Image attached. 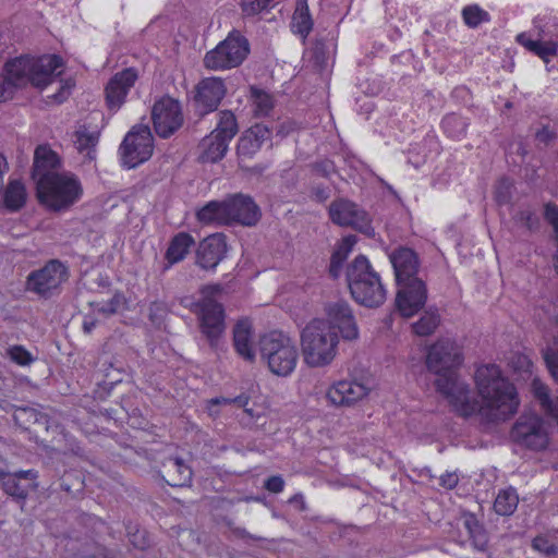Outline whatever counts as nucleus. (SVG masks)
Returning <instances> with one entry per match:
<instances>
[{"mask_svg": "<svg viewBox=\"0 0 558 558\" xmlns=\"http://www.w3.org/2000/svg\"><path fill=\"white\" fill-rule=\"evenodd\" d=\"M475 386L482 403L474 397L469 384H456L457 396L451 395V407L460 416L477 415L482 423H500L512 417L519 409L520 399L512 383L504 376L496 364L476 368Z\"/></svg>", "mask_w": 558, "mask_h": 558, "instance_id": "obj_1", "label": "nucleus"}, {"mask_svg": "<svg viewBox=\"0 0 558 558\" xmlns=\"http://www.w3.org/2000/svg\"><path fill=\"white\" fill-rule=\"evenodd\" d=\"M462 363V353L459 345L450 339H441L434 343L426 355L427 369L436 375L435 387L437 391L451 405V395H456V384H465L458 375L457 368Z\"/></svg>", "mask_w": 558, "mask_h": 558, "instance_id": "obj_2", "label": "nucleus"}, {"mask_svg": "<svg viewBox=\"0 0 558 558\" xmlns=\"http://www.w3.org/2000/svg\"><path fill=\"white\" fill-rule=\"evenodd\" d=\"M62 66V59L56 54L44 56L38 59L20 57L5 64L3 80L12 92L14 87L27 83L36 87H45L61 74Z\"/></svg>", "mask_w": 558, "mask_h": 558, "instance_id": "obj_3", "label": "nucleus"}, {"mask_svg": "<svg viewBox=\"0 0 558 558\" xmlns=\"http://www.w3.org/2000/svg\"><path fill=\"white\" fill-rule=\"evenodd\" d=\"M338 332L325 319L311 320L301 332L304 362L311 367L330 364L337 354Z\"/></svg>", "mask_w": 558, "mask_h": 558, "instance_id": "obj_4", "label": "nucleus"}, {"mask_svg": "<svg viewBox=\"0 0 558 558\" xmlns=\"http://www.w3.org/2000/svg\"><path fill=\"white\" fill-rule=\"evenodd\" d=\"M83 195L80 180L72 173H46L37 180V196L41 204L53 211L69 209Z\"/></svg>", "mask_w": 558, "mask_h": 558, "instance_id": "obj_5", "label": "nucleus"}, {"mask_svg": "<svg viewBox=\"0 0 558 558\" xmlns=\"http://www.w3.org/2000/svg\"><path fill=\"white\" fill-rule=\"evenodd\" d=\"M347 281L353 299L367 307H377L386 300V290L379 275L368 259L359 255L347 269Z\"/></svg>", "mask_w": 558, "mask_h": 558, "instance_id": "obj_6", "label": "nucleus"}, {"mask_svg": "<svg viewBox=\"0 0 558 558\" xmlns=\"http://www.w3.org/2000/svg\"><path fill=\"white\" fill-rule=\"evenodd\" d=\"M259 352L269 371L281 377H287L295 369L299 352L295 342L287 335L271 331L259 339Z\"/></svg>", "mask_w": 558, "mask_h": 558, "instance_id": "obj_7", "label": "nucleus"}, {"mask_svg": "<svg viewBox=\"0 0 558 558\" xmlns=\"http://www.w3.org/2000/svg\"><path fill=\"white\" fill-rule=\"evenodd\" d=\"M250 53V43L239 31L233 29L214 49L204 56V66L213 71L238 68Z\"/></svg>", "mask_w": 558, "mask_h": 558, "instance_id": "obj_8", "label": "nucleus"}, {"mask_svg": "<svg viewBox=\"0 0 558 558\" xmlns=\"http://www.w3.org/2000/svg\"><path fill=\"white\" fill-rule=\"evenodd\" d=\"M220 291L219 284L203 287L201 290L203 296L196 304L199 308L201 331L208 339L210 345H215L226 327L223 307L213 299Z\"/></svg>", "mask_w": 558, "mask_h": 558, "instance_id": "obj_9", "label": "nucleus"}, {"mask_svg": "<svg viewBox=\"0 0 558 558\" xmlns=\"http://www.w3.org/2000/svg\"><path fill=\"white\" fill-rule=\"evenodd\" d=\"M510 436L517 445L541 451L549 444V427L538 414L523 413L513 424Z\"/></svg>", "mask_w": 558, "mask_h": 558, "instance_id": "obj_10", "label": "nucleus"}, {"mask_svg": "<svg viewBox=\"0 0 558 558\" xmlns=\"http://www.w3.org/2000/svg\"><path fill=\"white\" fill-rule=\"evenodd\" d=\"M68 279V266L59 259H50L27 276L26 289L40 298L48 299L58 293Z\"/></svg>", "mask_w": 558, "mask_h": 558, "instance_id": "obj_11", "label": "nucleus"}, {"mask_svg": "<svg viewBox=\"0 0 558 558\" xmlns=\"http://www.w3.org/2000/svg\"><path fill=\"white\" fill-rule=\"evenodd\" d=\"M154 151V138L147 125L134 126L124 137L120 154L121 160L129 169L147 161Z\"/></svg>", "mask_w": 558, "mask_h": 558, "instance_id": "obj_12", "label": "nucleus"}, {"mask_svg": "<svg viewBox=\"0 0 558 558\" xmlns=\"http://www.w3.org/2000/svg\"><path fill=\"white\" fill-rule=\"evenodd\" d=\"M151 120L158 136L170 137L183 125L181 104L172 97H161L153 106Z\"/></svg>", "mask_w": 558, "mask_h": 558, "instance_id": "obj_13", "label": "nucleus"}, {"mask_svg": "<svg viewBox=\"0 0 558 558\" xmlns=\"http://www.w3.org/2000/svg\"><path fill=\"white\" fill-rule=\"evenodd\" d=\"M328 213L330 220L338 226L352 227L366 234L372 231L367 213L347 198L332 201Z\"/></svg>", "mask_w": 558, "mask_h": 558, "instance_id": "obj_14", "label": "nucleus"}, {"mask_svg": "<svg viewBox=\"0 0 558 558\" xmlns=\"http://www.w3.org/2000/svg\"><path fill=\"white\" fill-rule=\"evenodd\" d=\"M396 305L403 317H412L426 303L427 288L422 279L398 282Z\"/></svg>", "mask_w": 558, "mask_h": 558, "instance_id": "obj_15", "label": "nucleus"}, {"mask_svg": "<svg viewBox=\"0 0 558 558\" xmlns=\"http://www.w3.org/2000/svg\"><path fill=\"white\" fill-rule=\"evenodd\" d=\"M396 305L403 317H412L426 303L427 288L422 279L398 282Z\"/></svg>", "mask_w": 558, "mask_h": 558, "instance_id": "obj_16", "label": "nucleus"}, {"mask_svg": "<svg viewBox=\"0 0 558 558\" xmlns=\"http://www.w3.org/2000/svg\"><path fill=\"white\" fill-rule=\"evenodd\" d=\"M138 77V71L135 68H126L117 72L108 81L105 87V99L109 110L116 112L123 106Z\"/></svg>", "mask_w": 558, "mask_h": 558, "instance_id": "obj_17", "label": "nucleus"}, {"mask_svg": "<svg viewBox=\"0 0 558 558\" xmlns=\"http://www.w3.org/2000/svg\"><path fill=\"white\" fill-rule=\"evenodd\" d=\"M369 391L371 388L363 383L344 379L331 385L326 398L335 407L350 408L365 399Z\"/></svg>", "mask_w": 558, "mask_h": 558, "instance_id": "obj_18", "label": "nucleus"}, {"mask_svg": "<svg viewBox=\"0 0 558 558\" xmlns=\"http://www.w3.org/2000/svg\"><path fill=\"white\" fill-rule=\"evenodd\" d=\"M227 93L219 77H206L196 86L195 107L201 116L215 111Z\"/></svg>", "mask_w": 558, "mask_h": 558, "instance_id": "obj_19", "label": "nucleus"}, {"mask_svg": "<svg viewBox=\"0 0 558 558\" xmlns=\"http://www.w3.org/2000/svg\"><path fill=\"white\" fill-rule=\"evenodd\" d=\"M229 225L240 223L242 226H255L260 219V209L254 199L242 193L227 197Z\"/></svg>", "mask_w": 558, "mask_h": 558, "instance_id": "obj_20", "label": "nucleus"}, {"mask_svg": "<svg viewBox=\"0 0 558 558\" xmlns=\"http://www.w3.org/2000/svg\"><path fill=\"white\" fill-rule=\"evenodd\" d=\"M327 319L333 330L338 329L345 340H355L359 328L350 305L344 301H336L326 307Z\"/></svg>", "mask_w": 558, "mask_h": 558, "instance_id": "obj_21", "label": "nucleus"}, {"mask_svg": "<svg viewBox=\"0 0 558 558\" xmlns=\"http://www.w3.org/2000/svg\"><path fill=\"white\" fill-rule=\"evenodd\" d=\"M226 253V236L220 233L209 235L197 247L196 264L203 269H215Z\"/></svg>", "mask_w": 558, "mask_h": 558, "instance_id": "obj_22", "label": "nucleus"}, {"mask_svg": "<svg viewBox=\"0 0 558 558\" xmlns=\"http://www.w3.org/2000/svg\"><path fill=\"white\" fill-rule=\"evenodd\" d=\"M37 472L34 470L8 473L0 471V481L5 494L17 499H25L29 490L37 488Z\"/></svg>", "mask_w": 558, "mask_h": 558, "instance_id": "obj_23", "label": "nucleus"}, {"mask_svg": "<svg viewBox=\"0 0 558 558\" xmlns=\"http://www.w3.org/2000/svg\"><path fill=\"white\" fill-rule=\"evenodd\" d=\"M389 259L395 270L397 283L420 279L417 277L420 260L413 250L398 247L389 255Z\"/></svg>", "mask_w": 558, "mask_h": 558, "instance_id": "obj_24", "label": "nucleus"}, {"mask_svg": "<svg viewBox=\"0 0 558 558\" xmlns=\"http://www.w3.org/2000/svg\"><path fill=\"white\" fill-rule=\"evenodd\" d=\"M461 518L473 549L486 553L489 547V535L484 524L471 512H463Z\"/></svg>", "mask_w": 558, "mask_h": 558, "instance_id": "obj_25", "label": "nucleus"}, {"mask_svg": "<svg viewBox=\"0 0 558 558\" xmlns=\"http://www.w3.org/2000/svg\"><path fill=\"white\" fill-rule=\"evenodd\" d=\"M228 146L229 143L226 140L211 132L198 144V160L204 163L217 162L225 157Z\"/></svg>", "mask_w": 558, "mask_h": 558, "instance_id": "obj_26", "label": "nucleus"}, {"mask_svg": "<svg viewBox=\"0 0 558 558\" xmlns=\"http://www.w3.org/2000/svg\"><path fill=\"white\" fill-rule=\"evenodd\" d=\"M60 166L58 155L48 146L40 145L34 153L33 178L37 182L38 178H44L46 173H58Z\"/></svg>", "mask_w": 558, "mask_h": 558, "instance_id": "obj_27", "label": "nucleus"}, {"mask_svg": "<svg viewBox=\"0 0 558 558\" xmlns=\"http://www.w3.org/2000/svg\"><path fill=\"white\" fill-rule=\"evenodd\" d=\"M233 343L240 356L248 362L255 359L252 344V325L247 319L239 320L233 330Z\"/></svg>", "mask_w": 558, "mask_h": 558, "instance_id": "obj_28", "label": "nucleus"}, {"mask_svg": "<svg viewBox=\"0 0 558 558\" xmlns=\"http://www.w3.org/2000/svg\"><path fill=\"white\" fill-rule=\"evenodd\" d=\"M228 213V199L226 197L221 202L211 201L207 203L197 211L196 216L202 223L223 226L229 225Z\"/></svg>", "mask_w": 558, "mask_h": 558, "instance_id": "obj_29", "label": "nucleus"}, {"mask_svg": "<svg viewBox=\"0 0 558 558\" xmlns=\"http://www.w3.org/2000/svg\"><path fill=\"white\" fill-rule=\"evenodd\" d=\"M27 199V192L24 184L19 180H11L2 194V205L10 211L15 213L22 209Z\"/></svg>", "mask_w": 558, "mask_h": 558, "instance_id": "obj_30", "label": "nucleus"}, {"mask_svg": "<svg viewBox=\"0 0 558 558\" xmlns=\"http://www.w3.org/2000/svg\"><path fill=\"white\" fill-rule=\"evenodd\" d=\"M195 244L194 239L186 232L178 233L170 242L166 252V259L172 266L185 258L191 247Z\"/></svg>", "mask_w": 558, "mask_h": 558, "instance_id": "obj_31", "label": "nucleus"}, {"mask_svg": "<svg viewBox=\"0 0 558 558\" xmlns=\"http://www.w3.org/2000/svg\"><path fill=\"white\" fill-rule=\"evenodd\" d=\"M167 483L173 487H182L191 483L192 471L179 458L169 459L166 464Z\"/></svg>", "mask_w": 558, "mask_h": 558, "instance_id": "obj_32", "label": "nucleus"}, {"mask_svg": "<svg viewBox=\"0 0 558 558\" xmlns=\"http://www.w3.org/2000/svg\"><path fill=\"white\" fill-rule=\"evenodd\" d=\"M532 392L535 399L539 402L544 412L558 424V397L553 399L549 395L548 387L538 378H533Z\"/></svg>", "mask_w": 558, "mask_h": 558, "instance_id": "obj_33", "label": "nucleus"}, {"mask_svg": "<svg viewBox=\"0 0 558 558\" xmlns=\"http://www.w3.org/2000/svg\"><path fill=\"white\" fill-rule=\"evenodd\" d=\"M99 141V131L89 130L86 125H82L75 132V147L81 154L89 160L95 159V147Z\"/></svg>", "mask_w": 558, "mask_h": 558, "instance_id": "obj_34", "label": "nucleus"}, {"mask_svg": "<svg viewBox=\"0 0 558 558\" xmlns=\"http://www.w3.org/2000/svg\"><path fill=\"white\" fill-rule=\"evenodd\" d=\"M355 244L354 236H347L342 239L336 251L332 253L329 265V274L332 278L340 276L344 260Z\"/></svg>", "mask_w": 558, "mask_h": 558, "instance_id": "obj_35", "label": "nucleus"}, {"mask_svg": "<svg viewBox=\"0 0 558 558\" xmlns=\"http://www.w3.org/2000/svg\"><path fill=\"white\" fill-rule=\"evenodd\" d=\"M250 100L256 117H266L274 108L272 96L255 86H252L250 89Z\"/></svg>", "mask_w": 558, "mask_h": 558, "instance_id": "obj_36", "label": "nucleus"}, {"mask_svg": "<svg viewBox=\"0 0 558 558\" xmlns=\"http://www.w3.org/2000/svg\"><path fill=\"white\" fill-rule=\"evenodd\" d=\"M292 26L295 32L306 36L313 28V20L310 14L307 0H296L295 11L292 17Z\"/></svg>", "mask_w": 558, "mask_h": 558, "instance_id": "obj_37", "label": "nucleus"}, {"mask_svg": "<svg viewBox=\"0 0 558 558\" xmlns=\"http://www.w3.org/2000/svg\"><path fill=\"white\" fill-rule=\"evenodd\" d=\"M219 122L213 133L230 143L239 131L235 116L231 111L225 110L219 113Z\"/></svg>", "mask_w": 558, "mask_h": 558, "instance_id": "obj_38", "label": "nucleus"}, {"mask_svg": "<svg viewBox=\"0 0 558 558\" xmlns=\"http://www.w3.org/2000/svg\"><path fill=\"white\" fill-rule=\"evenodd\" d=\"M519 502L518 495L514 489L501 490L494 502V510L499 515H510L517 509Z\"/></svg>", "mask_w": 558, "mask_h": 558, "instance_id": "obj_39", "label": "nucleus"}, {"mask_svg": "<svg viewBox=\"0 0 558 558\" xmlns=\"http://www.w3.org/2000/svg\"><path fill=\"white\" fill-rule=\"evenodd\" d=\"M262 148L256 140H252L251 135L243 134L236 146L239 166L241 169L246 168L245 161L252 159L253 156Z\"/></svg>", "mask_w": 558, "mask_h": 558, "instance_id": "obj_40", "label": "nucleus"}, {"mask_svg": "<svg viewBox=\"0 0 558 558\" xmlns=\"http://www.w3.org/2000/svg\"><path fill=\"white\" fill-rule=\"evenodd\" d=\"M13 418L16 425L24 429H29L33 424L45 420L44 415L37 410L28 407L16 408L13 411Z\"/></svg>", "mask_w": 558, "mask_h": 558, "instance_id": "obj_41", "label": "nucleus"}, {"mask_svg": "<svg viewBox=\"0 0 558 558\" xmlns=\"http://www.w3.org/2000/svg\"><path fill=\"white\" fill-rule=\"evenodd\" d=\"M440 317L436 311H427L412 325V328L417 336H429L438 327Z\"/></svg>", "mask_w": 558, "mask_h": 558, "instance_id": "obj_42", "label": "nucleus"}, {"mask_svg": "<svg viewBox=\"0 0 558 558\" xmlns=\"http://www.w3.org/2000/svg\"><path fill=\"white\" fill-rule=\"evenodd\" d=\"M250 397L246 395H240L235 398L217 397L208 400L207 411L210 416H217L219 414L218 405H231L234 404L238 408H245L248 405Z\"/></svg>", "mask_w": 558, "mask_h": 558, "instance_id": "obj_43", "label": "nucleus"}, {"mask_svg": "<svg viewBox=\"0 0 558 558\" xmlns=\"http://www.w3.org/2000/svg\"><path fill=\"white\" fill-rule=\"evenodd\" d=\"M510 366L521 379H529L533 374V362L526 354L514 353L510 359Z\"/></svg>", "mask_w": 558, "mask_h": 558, "instance_id": "obj_44", "label": "nucleus"}, {"mask_svg": "<svg viewBox=\"0 0 558 558\" xmlns=\"http://www.w3.org/2000/svg\"><path fill=\"white\" fill-rule=\"evenodd\" d=\"M465 24L470 27H477L482 22L488 20V14L478 5L465 7L462 11Z\"/></svg>", "mask_w": 558, "mask_h": 558, "instance_id": "obj_45", "label": "nucleus"}, {"mask_svg": "<svg viewBox=\"0 0 558 558\" xmlns=\"http://www.w3.org/2000/svg\"><path fill=\"white\" fill-rule=\"evenodd\" d=\"M532 547L538 553L549 558L558 557V547L555 543L550 542L546 536H536L532 542Z\"/></svg>", "mask_w": 558, "mask_h": 558, "instance_id": "obj_46", "label": "nucleus"}, {"mask_svg": "<svg viewBox=\"0 0 558 558\" xmlns=\"http://www.w3.org/2000/svg\"><path fill=\"white\" fill-rule=\"evenodd\" d=\"M8 355L10 359L21 366H26L33 363L34 357L24 347L13 345L8 349Z\"/></svg>", "mask_w": 558, "mask_h": 558, "instance_id": "obj_47", "label": "nucleus"}, {"mask_svg": "<svg viewBox=\"0 0 558 558\" xmlns=\"http://www.w3.org/2000/svg\"><path fill=\"white\" fill-rule=\"evenodd\" d=\"M513 184L509 179L502 178L498 181L495 190V197L499 204H508L512 196Z\"/></svg>", "mask_w": 558, "mask_h": 558, "instance_id": "obj_48", "label": "nucleus"}, {"mask_svg": "<svg viewBox=\"0 0 558 558\" xmlns=\"http://www.w3.org/2000/svg\"><path fill=\"white\" fill-rule=\"evenodd\" d=\"M125 305V298L121 293H116L108 302L97 307V312L106 316L116 314Z\"/></svg>", "mask_w": 558, "mask_h": 558, "instance_id": "obj_49", "label": "nucleus"}, {"mask_svg": "<svg viewBox=\"0 0 558 558\" xmlns=\"http://www.w3.org/2000/svg\"><path fill=\"white\" fill-rule=\"evenodd\" d=\"M558 51V44L553 40H541L536 45V50H534V54L543 59L544 61H548L549 58L555 57Z\"/></svg>", "mask_w": 558, "mask_h": 558, "instance_id": "obj_50", "label": "nucleus"}, {"mask_svg": "<svg viewBox=\"0 0 558 558\" xmlns=\"http://www.w3.org/2000/svg\"><path fill=\"white\" fill-rule=\"evenodd\" d=\"M128 535L129 541L134 548L143 550L148 547L149 542L145 531L140 529H135L134 531L129 530Z\"/></svg>", "mask_w": 558, "mask_h": 558, "instance_id": "obj_51", "label": "nucleus"}, {"mask_svg": "<svg viewBox=\"0 0 558 558\" xmlns=\"http://www.w3.org/2000/svg\"><path fill=\"white\" fill-rule=\"evenodd\" d=\"M245 133L246 135H251L252 140H256L259 146L268 141L270 136V130L265 124H255Z\"/></svg>", "mask_w": 558, "mask_h": 558, "instance_id": "obj_52", "label": "nucleus"}, {"mask_svg": "<svg viewBox=\"0 0 558 558\" xmlns=\"http://www.w3.org/2000/svg\"><path fill=\"white\" fill-rule=\"evenodd\" d=\"M515 220L529 230H533L538 225V217L530 209H524L515 215Z\"/></svg>", "mask_w": 558, "mask_h": 558, "instance_id": "obj_53", "label": "nucleus"}, {"mask_svg": "<svg viewBox=\"0 0 558 558\" xmlns=\"http://www.w3.org/2000/svg\"><path fill=\"white\" fill-rule=\"evenodd\" d=\"M544 360L553 378L558 383V350L547 349Z\"/></svg>", "mask_w": 558, "mask_h": 558, "instance_id": "obj_54", "label": "nucleus"}, {"mask_svg": "<svg viewBox=\"0 0 558 558\" xmlns=\"http://www.w3.org/2000/svg\"><path fill=\"white\" fill-rule=\"evenodd\" d=\"M442 126L444 129L449 132L451 135H456V133L453 132V128H459V131L458 133H462L464 131V128H465V124L464 122L462 121L461 118H459L458 116L456 114H450V116H447L444 120H442Z\"/></svg>", "mask_w": 558, "mask_h": 558, "instance_id": "obj_55", "label": "nucleus"}, {"mask_svg": "<svg viewBox=\"0 0 558 558\" xmlns=\"http://www.w3.org/2000/svg\"><path fill=\"white\" fill-rule=\"evenodd\" d=\"M264 487L274 494H279L284 488V481L280 475H274L265 481Z\"/></svg>", "mask_w": 558, "mask_h": 558, "instance_id": "obj_56", "label": "nucleus"}, {"mask_svg": "<svg viewBox=\"0 0 558 558\" xmlns=\"http://www.w3.org/2000/svg\"><path fill=\"white\" fill-rule=\"evenodd\" d=\"M459 477L456 473L447 472L439 477V484L444 488L452 489L458 485Z\"/></svg>", "mask_w": 558, "mask_h": 558, "instance_id": "obj_57", "label": "nucleus"}, {"mask_svg": "<svg viewBox=\"0 0 558 558\" xmlns=\"http://www.w3.org/2000/svg\"><path fill=\"white\" fill-rule=\"evenodd\" d=\"M517 41L526 48L529 51L534 52L538 40L531 39L525 33H521L517 36Z\"/></svg>", "mask_w": 558, "mask_h": 558, "instance_id": "obj_58", "label": "nucleus"}, {"mask_svg": "<svg viewBox=\"0 0 558 558\" xmlns=\"http://www.w3.org/2000/svg\"><path fill=\"white\" fill-rule=\"evenodd\" d=\"M312 195L316 202L323 203L328 199L329 190L322 185H316L312 189Z\"/></svg>", "mask_w": 558, "mask_h": 558, "instance_id": "obj_59", "label": "nucleus"}, {"mask_svg": "<svg viewBox=\"0 0 558 558\" xmlns=\"http://www.w3.org/2000/svg\"><path fill=\"white\" fill-rule=\"evenodd\" d=\"M553 138L554 133L547 128H543L541 131L536 133V140L539 143L548 144Z\"/></svg>", "mask_w": 558, "mask_h": 558, "instance_id": "obj_60", "label": "nucleus"}, {"mask_svg": "<svg viewBox=\"0 0 558 558\" xmlns=\"http://www.w3.org/2000/svg\"><path fill=\"white\" fill-rule=\"evenodd\" d=\"M289 504L295 506L300 511H305L306 510V504H305V500H304V496L300 493L293 495L290 499H289Z\"/></svg>", "mask_w": 558, "mask_h": 558, "instance_id": "obj_61", "label": "nucleus"}, {"mask_svg": "<svg viewBox=\"0 0 558 558\" xmlns=\"http://www.w3.org/2000/svg\"><path fill=\"white\" fill-rule=\"evenodd\" d=\"M97 319L92 316H86L83 322V330L85 333H90L93 329L97 326Z\"/></svg>", "mask_w": 558, "mask_h": 558, "instance_id": "obj_62", "label": "nucleus"}, {"mask_svg": "<svg viewBox=\"0 0 558 558\" xmlns=\"http://www.w3.org/2000/svg\"><path fill=\"white\" fill-rule=\"evenodd\" d=\"M12 90L10 89V86L7 85L3 77H0V101H3L11 97Z\"/></svg>", "mask_w": 558, "mask_h": 558, "instance_id": "obj_63", "label": "nucleus"}, {"mask_svg": "<svg viewBox=\"0 0 558 558\" xmlns=\"http://www.w3.org/2000/svg\"><path fill=\"white\" fill-rule=\"evenodd\" d=\"M70 88V85L62 86L60 93L53 96L54 99L59 102H62L68 97Z\"/></svg>", "mask_w": 558, "mask_h": 558, "instance_id": "obj_64", "label": "nucleus"}]
</instances>
